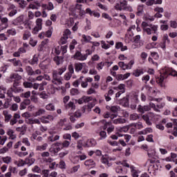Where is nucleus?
Here are the masks:
<instances>
[{"label":"nucleus","instance_id":"obj_1","mask_svg":"<svg viewBox=\"0 0 177 177\" xmlns=\"http://www.w3.org/2000/svg\"><path fill=\"white\" fill-rule=\"evenodd\" d=\"M21 75L18 73H12L10 75V81L13 82L12 86L8 89L7 91V96L8 97H13L14 101L16 103H20L21 102V99L19 96H15V94L21 93L23 92V88L20 87V84L21 83Z\"/></svg>","mask_w":177,"mask_h":177},{"label":"nucleus","instance_id":"obj_2","mask_svg":"<svg viewBox=\"0 0 177 177\" xmlns=\"http://www.w3.org/2000/svg\"><path fill=\"white\" fill-rule=\"evenodd\" d=\"M63 138L65 139L64 141L56 142L55 143L51 145L48 151L51 157H55L57 156V153L63 149H67L70 146V141L71 140V134L66 133L63 136Z\"/></svg>","mask_w":177,"mask_h":177},{"label":"nucleus","instance_id":"obj_3","mask_svg":"<svg viewBox=\"0 0 177 177\" xmlns=\"http://www.w3.org/2000/svg\"><path fill=\"white\" fill-rule=\"evenodd\" d=\"M168 75H171L172 77H177V72L174 71L171 68L165 67L160 73V75L156 77V82L160 85V86H164V79L167 78Z\"/></svg>","mask_w":177,"mask_h":177},{"label":"nucleus","instance_id":"obj_4","mask_svg":"<svg viewBox=\"0 0 177 177\" xmlns=\"http://www.w3.org/2000/svg\"><path fill=\"white\" fill-rule=\"evenodd\" d=\"M67 70L66 66H62L57 70L53 71V79L52 83L54 85H62L63 84V77H62V74Z\"/></svg>","mask_w":177,"mask_h":177},{"label":"nucleus","instance_id":"obj_5","mask_svg":"<svg viewBox=\"0 0 177 177\" xmlns=\"http://www.w3.org/2000/svg\"><path fill=\"white\" fill-rule=\"evenodd\" d=\"M141 26L144 32H147L148 35H151V34L158 35V32H157L158 30V25L149 24L146 21H142Z\"/></svg>","mask_w":177,"mask_h":177},{"label":"nucleus","instance_id":"obj_6","mask_svg":"<svg viewBox=\"0 0 177 177\" xmlns=\"http://www.w3.org/2000/svg\"><path fill=\"white\" fill-rule=\"evenodd\" d=\"M115 10H124L125 12H133L132 6H128V1L127 0L120 1L115 6Z\"/></svg>","mask_w":177,"mask_h":177},{"label":"nucleus","instance_id":"obj_7","mask_svg":"<svg viewBox=\"0 0 177 177\" xmlns=\"http://www.w3.org/2000/svg\"><path fill=\"white\" fill-rule=\"evenodd\" d=\"M89 55H92L91 50H86V54L84 55H82V53H81V51L77 50L74 55V59L75 60H80V62H84V60H86V59H88V56H89Z\"/></svg>","mask_w":177,"mask_h":177},{"label":"nucleus","instance_id":"obj_8","mask_svg":"<svg viewBox=\"0 0 177 177\" xmlns=\"http://www.w3.org/2000/svg\"><path fill=\"white\" fill-rule=\"evenodd\" d=\"M58 125L62 131H71L73 129V124L67 122V118L61 119L58 122Z\"/></svg>","mask_w":177,"mask_h":177},{"label":"nucleus","instance_id":"obj_9","mask_svg":"<svg viewBox=\"0 0 177 177\" xmlns=\"http://www.w3.org/2000/svg\"><path fill=\"white\" fill-rule=\"evenodd\" d=\"M12 26H18L19 30H24V27L21 26V24H24V16L20 15L19 17H17L16 19L12 21Z\"/></svg>","mask_w":177,"mask_h":177},{"label":"nucleus","instance_id":"obj_10","mask_svg":"<svg viewBox=\"0 0 177 177\" xmlns=\"http://www.w3.org/2000/svg\"><path fill=\"white\" fill-rule=\"evenodd\" d=\"M71 35V31L69 29H66L63 32V37H62L59 41V45H66V44H67V39H68V36Z\"/></svg>","mask_w":177,"mask_h":177},{"label":"nucleus","instance_id":"obj_11","mask_svg":"<svg viewBox=\"0 0 177 177\" xmlns=\"http://www.w3.org/2000/svg\"><path fill=\"white\" fill-rule=\"evenodd\" d=\"M166 128L169 129L172 128L173 127V131H172V135L174 136H177V120H174L173 123L172 122H167L165 125Z\"/></svg>","mask_w":177,"mask_h":177},{"label":"nucleus","instance_id":"obj_12","mask_svg":"<svg viewBox=\"0 0 177 177\" xmlns=\"http://www.w3.org/2000/svg\"><path fill=\"white\" fill-rule=\"evenodd\" d=\"M74 12L77 13L76 14L77 16H80L81 17H82V16L85 15V10H82V5L79 3L75 4V6L74 8Z\"/></svg>","mask_w":177,"mask_h":177},{"label":"nucleus","instance_id":"obj_13","mask_svg":"<svg viewBox=\"0 0 177 177\" xmlns=\"http://www.w3.org/2000/svg\"><path fill=\"white\" fill-rule=\"evenodd\" d=\"M103 129H104V131H106V132H107L108 135H110V133H111V132H114V126H113L111 124V122H106L104 124Z\"/></svg>","mask_w":177,"mask_h":177},{"label":"nucleus","instance_id":"obj_14","mask_svg":"<svg viewBox=\"0 0 177 177\" xmlns=\"http://www.w3.org/2000/svg\"><path fill=\"white\" fill-rule=\"evenodd\" d=\"M119 103L123 107H129V98L124 97L119 101Z\"/></svg>","mask_w":177,"mask_h":177},{"label":"nucleus","instance_id":"obj_15","mask_svg":"<svg viewBox=\"0 0 177 177\" xmlns=\"http://www.w3.org/2000/svg\"><path fill=\"white\" fill-rule=\"evenodd\" d=\"M41 8L44 10H53L55 9V6L53 5V3L50 1L48 4H42Z\"/></svg>","mask_w":177,"mask_h":177},{"label":"nucleus","instance_id":"obj_16","mask_svg":"<svg viewBox=\"0 0 177 177\" xmlns=\"http://www.w3.org/2000/svg\"><path fill=\"white\" fill-rule=\"evenodd\" d=\"M116 174H121L122 175H125L127 172H128V169L127 168L123 167L122 166H118L115 167Z\"/></svg>","mask_w":177,"mask_h":177},{"label":"nucleus","instance_id":"obj_17","mask_svg":"<svg viewBox=\"0 0 177 177\" xmlns=\"http://www.w3.org/2000/svg\"><path fill=\"white\" fill-rule=\"evenodd\" d=\"M114 95V91L113 89H109L106 93L104 94V97L106 102H110L111 100V96Z\"/></svg>","mask_w":177,"mask_h":177},{"label":"nucleus","instance_id":"obj_18","mask_svg":"<svg viewBox=\"0 0 177 177\" xmlns=\"http://www.w3.org/2000/svg\"><path fill=\"white\" fill-rule=\"evenodd\" d=\"M84 165L86 167H88V168H95L96 163H95V161H93V160L88 159L84 162Z\"/></svg>","mask_w":177,"mask_h":177},{"label":"nucleus","instance_id":"obj_19","mask_svg":"<svg viewBox=\"0 0 177 177\" xmlns=\"http://www.w3.org/2000/svg\"><path fill=\"white\" fill-rule=\"evenodd\" d=\"M162 3V0H149L148 1H146V5L147 6H152V5H161Z\"/></svg>","mask_w":177,"mask_h":177},{"label":"nucleus","instance_id":"obj_20","mask_svg":"<svg viewBox=\"0 0 177 177\" xmlns=\"http://www.w3.org/2000/svg\"><path fill=\"white\" fill-rule=\"evenodd\" d=\"M66 110H71V111H74L75 110V104L70 101L68 104L64 105Z\"/></svg>","mask_w":177,"mask_h":177},{"label":"nucleus","instance_id":"obj_21","mask_svg":"<svg viewBox=\"0 0 177 177\" xmlns=\"http://www.w3.org/2000/svg\"><path fill=\"white\" fill-rule=\"evenodd\" d=\"M145 74V72L143 71V68H137L133 71L132 75L134 77H140V75H143Z\"/></svg>","mask_w":177,"mask_h":177},{"label":"nucleus","instance_id":"obj_22","mask_svg":"<svg viewBox=\"0 0 177 177\" xmlns=\"http://www.w3.org/2000/svg\"><path fill=\"white\" fill-rule=\"evenodd\" d=\"M53 60L57 66H59V64H63V62H64V57L62 56H55Z\"/></svg>","mask_w":177,"mask_h":177},{"label":"nucleus","instance_id":"obj_23","mask_svg":"<svg viewBox=\"0 0 177 177\" xmlns=\"http://www.w3.org/2000/svg\"><path fill=\"white\" fill-rule=\"evenodd\" d=\"M95 146H96V140L93 138L88 139L86 142V147H93Z\"/></svg>","mask_w":177,"mask_h":177},{"label":"nucleus","instance_id":"obj_24","mask_svg":"<svg viewBox=\"0 0 177 177\" xmlns=\"http://www.w3.org/2000/svg\"><path fill=\"white\" fill-rule=\"evenodd\" d=\"M150 110V106H142V105H138V111L139 113H142V114H144L145 111H149Z\"/></svg>","mask_w":177,"mask_h":177},{"label":"nucleus","instance_id":"obj_25","mask_svg":"<svg viewBox=\"0 0 177 177\" xmlns=\"http://www.w3.org/2000/svg\"><path fill=\"white\" fill-rule=\"evenodd\" d=\"M142 120L145 121L147 125H152V122L150 121V113H147L142 115Z\"/></svg>","mask_w":177,"mask_h":177},{"label":"nucleus","instance_id":"obj_26","mask_svg":"<svg viewBox=\"0 0 177 177\" xmlns=\"http://www.w3.org/2000/svg\"><path fill=\"white\" fill-rule=\"evenodd\" d=\"M44 85H46V82H42L41 84H32V88L34 89H38L39 88V91H44Z\"/></svg>","mask_w":177,"mask_h":177},{"label":"nucleus","instance_id":"obj_27","mask_svg":"<svg viewBox=\"0 0 177 177\" xmlns=\"http://www.w3.org/2000/svg\"><path fill=\"white\" fill-rule=\"evenodd\" d=\"M103 116L104 118H111V120H114V118H116L118 115L117 113L111 114V112L107 111L103 115Z\"/></svg>","mask_w":177,"mask_h":177},{"label":"nucleus","instance_id":"obj_28","mask_svg":"<svg viewBox=\"0 0 177 177\" xmlns=\"http://www.w3.org/2000/svg\"><path fill=\"white\" fill-rule=\"evenodd\" d=\"M84 67V63H75V71L76 73H80Z\"/></svg>","mask_w":177,"mask_h":177},{"label":"nucleus","instance_id":"obj_29","mask_svg":"<svg viewBox=\"0 0 177 177\" xmlns=\"http://www.w3.org/2000/svg\"><path fill=\"white\" fill-rule=\"evenodd\" d=\"M7 135L10 136L9 139H11L12 140H15V139L17 138L16 134H15V131L12 129L8 130Z\"/></svg>","mask_w":177,"mask_h":177},{"label":"nucleus","instance_id":"obj_30","mask_svg":"<svg viewBox=\"0 0 177 177\" xmlns=\"http://www.w3.org/2000/svg\"><path fill=\"white\" fill-rule=\"evenodd\" d=\"M9 62L10 63H12V64H13V66H15V67H17V66H21V61H20L19 59H17L16 58L9 59Z\"/></svg>","mask_w":177,"mask_h":177},{"label":"nucleus","instance_id":"obj_31","mask_svg":"<svg viewBox=\"0 0 177 177\" xmlns=\"http://www.w3.org/2000/svg\"><path fill=\"white\" fill-rule=\"evenodd\" d=\"M3 114L4 115L5 122H9L12 120V115L9 114L7 111H3Z\"/></svg>","mask_w":177,"mask_h":177},{"label":"nucleus","instance_id":"obj_32","mask_svg":"<svg viewBox=\"0 0 177 177\" xmlns=\"http://www.w3.org/2000/svg\"><path fill=\"white\" fill-rule=\"evenodd\" d=\"M35 162V159L33 158H26L25 159V165H28V167H30V165H32Z\"/></svg>","mask_w":177,"mask_h":177},{"label":"nucleus","instance_id":"obj_33","mask_svg":"<svg viewBox=\"0 0 177 177\" xmlns=\"http://www.w3.org/2000/svg\"><path fill=\"white\" fill-rule=\"evenodd\" d=\"M131 102H133V103H135L136 104H139V102H140L139 100V95H138V94H133L131 95Z\"/></svg>","mask_w":177,"mask_h":177},{"label":"nucleus","instance_id":"obj_34","mask_svg":"<svg viewBox=\"0 0 177 177\" xmlns=\"http://www.w3.org/2000/svg\"><path fill=\"white\" fill-rule=\"evenodd\" d=\"M112 122L113 124H124L125 119L122 118H118L117 119H113Z\"/></svg>","mask_w":177,"mask_h":177},{"label":"nucleus","instance_id":"obj_35","mask_svg":"<svg viewBox=\"0 0 177 177\" xmlns=\"http://www.w3.org/2000/svg\"><path fill=\"white\" fill-rule=\"evenodd\" d=\"M46 149H48L47 143H44L42 145H39L36 147V150H38L39 151H44Z\"/></svg>","mask_w":177,"mask_h":177},{"label":"nucleus","instance_id":"obj_36","mask_svg":"<svg viewBox=\"0 0 177 177\" xmlns=\"http://www.w3.org/2000/svg\"><path fill=\"white\" fill-rule=\"evenodd\" d=\"M38 55H35L32 57V59L29 61L30 64H31L32 66H34L35 64H38Z\"/></svg>","mask_w":177,"mask_h":177},{"label":"nucleus","instance_id":"obj_37","mask_svg":"<svg viewBox=\"0 0 177 177\" xmlns=\"http://www.w3.org/2000/svg\"><path fill=\"white\" fill-rule=\"evenodd\" d=\"M118 66L122 68V70H129V65H127L124 62H118Z\"/></svg>","mask_w":177,"mask_h":177},{"label":"nucleus","instance_id":"obj_38","mask_svg":"<svg viewBox=\"0 0 177 177\" xmlns=\"http://www.w3.org/2000/svg\"><path fill=\"white\" fill-rule=\"evenodd\" d=\"M122 137V134L119 133L118 132H115V134H112L110 138L111 139H112L113 140H117L118 139V138H121Z\"/></svg>","mask_w":177,"mask_h":177},{"label":"nucleus","instance_id":"obj_39","mask_svg":"<svg viewBox=\"0 0 177 177\" xmlns=\"http://www.w3.org/2000/svg\"><path fill=\"white\" fill-rule=\"evenodd\" d=\"M6 92V88L0 86V99H5V93Z\"/></svg>","mask_w":177,"mask_h":177},{"label":"nucleus","instance_id":"obj_40","mask_svg":"<svg viewBox=\"0 0 177 177\" xmlns=\"http://www.w3.org/2000/svg\"><path fill=\"white\" fill-rule=\"evenodd\" d=\"M14 164L15 165H17V167H24V165H26V160H16L14 162Z\"/></svg>","mask_w":177,"mask_h":177},{"label":"nucleus","instance_id":"obj_41","mask_svg":"<svg viewBox=\"0 0 177 177\" xmlns=\"http://www.w3.org/2000/svg\"><path fill=\"white\" fill-rule=\"evenodd\" d=\"M17 3L19 5V8H21L22 9H24V8L27 6V1L24 0H17Z\"/></svg>","mask_w":177,"mask_h":177},{"label":"nucleus","instance_id":"obj_42","mask_svg":"<svg viewBox=\"0 0 177 177\" xmlns=\"http://www.w3.org/2000/svg\"><path fill=\"white\" fill-rule=\"evenodd\" d=\"M137 16H142L143 15V6H138L137 8Z\"/></svg>","mask_w":177,"mask_h":177},{"label":"nucleus","instance_id":"obj_43","mask_svg":"<svg viewBox=\"0 0 177 177\" xmlns=\"http://www.w3.org/2000/svg\"><path fill=\"white\" fill-rule=\"evenodd\" d=\"M59 139H60V136H59L58 135H56L54 137L53 136L48 137V140L49 142H56V140H59Z\"/></svg>","mask_w":177,"mask_h":177},{"label":"nucleus","instance_id":"obj_44","mask_svg":"<svg viewBox=\"0 0 177 177\" xmlns=\"http://www.w3.org/2000/svg\"><path fill=\"white\" fill-rule=\"evenodd\" d=\"M45 113V109H39L37 111L33 113L35 117H38L39 115H42Z\"/></svg>","mask_w":177,"mask_h":177},{"label":"nucleus","instance_id":"obj_45","mask_svg":"<svg viewBox=\"0 0 177 177\" xmlns=\"http://www.w3.org/2000/svg\"><path fill=\"white\" fill-rule=\"evenodd\" d=\"M70 93L71 96H77V95H80V90L78 88H72L70 91Z\"/></svg>","mask_w":177,"mask_h":177},{"label":"nucleus","instance_id":"obj_46","mask_svg":"<svg viewBox=\"0 0 177 177\" xmlns=\"http://www.w3.org/2000/svg\"><path fill=\"white\" fill-rule=\"evenodd\" d=\"M49 47L45 46V45H40L38 47V50L39 52H46V50H48Z\"/></svg>","mask_w":177,"mask_h":177},{"label":"nucleus","instance_id":"obj_47","mask_svg":"<svg viewBox=\"0 0 177 177\" xmlns=\"http://www.w3.org/2000/svg\"><path fill=\"white\" fill-rule=\"evenodd\" d=\"M115 48L120 49V50L122 52H124V51L128 50V47H127V46H124V45H115Z\"/></svg>","mask_w":177,"mask_h":177},{"label":"nucleus","instance_id":"obj_48","mask_svg":"<svg viewBox=\"0 0 177 177\" xmlns=\"http://www.w3.org/2000/svg\"><path fill=\"white\" fill-rule=\"evenodd\" d=\"M147 88L149 95L151 96H156V90H154V88L150 86H148Z\"/></svg>","mask_w":177,"mask_h":177},{"label":"nucleus","instance_id":"obj_49","mask_svg":"<svg viewBox=\"0 0 177 177\" xmlns=\"http://www.w3.org/2000/svg\"><path fill=\"white\" fill-rule=\"evenodd\" d=\"M30 37H31V32H30V31H28V30H26L24 33L23 39H24V41H26V40L28 39Z\"/></svg>","mask_w":177,"mask_h":177},{"label":"nucleus","instance_id":"obj_50","mask_svg":"<svg viewBox=\"0 0 177 177\" xmlns=\"http://www.w3.org/2000/svg\"><path fill=\"white\" fill-rule=\"evenodd\" d=\"M7 34H8L9 35H12L15 36L16 35V34H17V32H16V29L15 28H11V29H8L7 30Z\"/></svg>","mask_w":177,"mask_h":177},{"label":"nucleus","instance_id":"obj_51","mask_svg":"<svg viewBox=\"0 0 177 177\" xmlns=\"http://www.w3.org/2000/svg\"><path fill=\"white\" fill-rule=\"evenodd\" d=\"M131 169V174L133 177H139V175H138V171L135 169V167L133 166L130 167Z\"/></svg>","mask_w":177,"mask_h":177},{"label":"nucleus","instance_id":"obj_52","mask_svg":"<svg viewBox=\"0 0 177 177\" xmlns=\"http://www.w3.org/2000/svg\"><path fill=\"white\" fill-rule=\"evenodd\" d=\"M31 96V92L27 91L26 93H22L20 94L21 97H25L26 99H28Z\"/></svg>","mask_w":177,"mask_h":177},{"label":"nucleus","instance_id":"obj_53","mask_svg":"<svg viewBox=\"0 0 177 177\" xmlns=\"http://www.w3.org/2000/svg\"><path fill=\"white\" fill-rule=\"evenodd\" d=\"M26 70L28 75H34V71L32 70V68L31 66H26Z\"/></svg>","mask_w":177,"mask_h":177},{"label":"nucleus","instance_id":"obj_54","mask_svg":"<svg viewBox=\"0 0 177 177\" xmlns=\"http://www.w3.org/2000/svg\"><path fill=\"white\" fill-rule=\"evenodd\" d=\"M46 109L48 111H55V105L53 104H48L46 106Z\"/></svg>","mask_w":177,"mask_h":177},{"label":"nucleus","instance_id":"obj_55","mask_svg":"<svg viewBox=\"0 0 177 177\" xmlns=\"http://www.w3.org/2000/svg\"><path fill=\"white\" fill-rule=\"evenodd\" d=\"M83 99H84V103H89V102H92V100H93V97L83 96Z\"/></svg>","mask_w":177,"mask_h":177},{"label":"nucleus","instance_id":"obj_56","mask_svg":"<svg viewBox=\"0 0 177 177\" xmlns=\"http://www.w3.org/2000/svg\"><path fill=\"white\" fill-rule=\"evenodd\" d=\"M32 172L37 173V174H41L42 172V170H41V167H38L37 165L35 166L32 169Z\"/></svg>","mask_w":177,"mask_h":177},{"label":"nucleus","instance_id":"obj_57","mask_svg":"<svg viewBox=\"0 0 177 177\" xmlns=\"http://www.w3.org/2000/svg\"><path fill=\"white\" fill-rule=\"evenodd\" d=\"M127 131H128V128L120 127V128H117L115 130V132H118V133H121V132H127Z\"/></svg>","mask_w":177,"mask_h":177},{"label":"nucleus","instance_id":"obj_58","mask_svg":"<svg viewBox=\"0 0 177 177\" xmlns=\"http://www.w3.org/2000/svg\"><path fill=\"white\" fill-rule=\"evenodd\" d=\"M2 160L5 164H9L12 161V158L10 156L3 157L2 158Z\"/></svg>","mask_w":177,"mask_h":177},{"label":"nucleus","instance_id":"obj_59","mask_svg":"<svg viewBox=\"0 0 177 177\" xmlns=\"http://www.w3.org/2000/svg\"><path fill=\"white\" fill-rule=\"evenodd\" d=\"M28 47V46L24 45L23 47H21L20 48H19L18 51L19 52L20 55H21V53H26V49H27Z\"/></svg>","mask_w":177,"mask_h":177},{"label":"nucleus","instance_id":"obj_60","mask_svg":"<svg viewBox=\"0 0 177 177\" xmlns=\"http://www.w3.org/2000/svg\"><path fill=\"white\" fill-rule=\"evenodd\" d=\"M59 168L61 169H66V162H64V160L59 161Z\"/></svg>","mask_w":177,"mask_h":177},{"label":"nucleus","instance_id":"obj_61","mask_svg":"<svg viewBox=\"0 0 177 177\" xmlns=\"http://www.w3.org/2000/svg\"><path fill=\"white\" fill-rule=\"evenodd\" d=\"M100 139H106L107 138V133L104 131H101L100 132Z\"/></svg>","mask_w":177,"mask_h":177},{"label":"nucleus","instance_id":"obj_62","mask_svg":"<svg viewBox=\"0 0 177 177\" xmlns=\"http://www.w3.org/2000/svg\"><path fill=\"white\" fill-rule=\"evenodd\" d=\"M103 67H104V62H101L97 64L96 68L98 71L103 70Z\"/></svg>","mask_w":177,"mask_h":177},{"label":"nucleus","instance_id":"obj_63","mask_svg":"<svg viewBox=\"0 0 177 177\" xmlns=\"http://www.w3.org/2000/svg\"><path fill=\"white\" fill-rule=\"evenodd\" d=\"M110 111H111V113H118V106H111Z\"/></svg>","mask_w":177,"mask_h":177},{"label":"nucleus","instance_id":"obj_64","mask_svg":"<svg viewBox=\"0 0 177 177\" xmlns=\"http://www.w3.org/2000/svg\"><path fill=\"white\" fill-rule=\"evenodd\" d=\"M24 88H32V83L30 82H24L23 83Z\"/></svg>","mask_w":177,"mask_h":177}]
</instances>
